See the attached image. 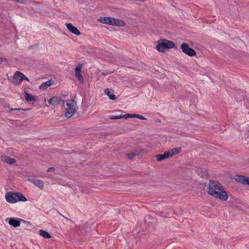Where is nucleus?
I'll list each match as a JSON object with an SVG mask.
<instances>
[{
    "label": "nucleus",
    "mask_w": 249,
    "mask_h": 249,
    "mask_svg": "<svg viewBox=\"0 0 249 249\" xmlns=\"http://www.w3.org/2000/svg\"><path fill=\"white\" fill-rule=\"evenodd\" d=\"M122 118L127 119L129 118L128 115H127V114H126L124 115L121 114L120 115H111L109 116V119L111 120H117L120 119Z\"/></svg>",
    "instance_id": "obj_17"
},
{
    "label": "nucleus",
    "mask_w": 249,
    "mask_h": 249,
    "mask_svg": "<svg viewBox=\"0 0 249 249\" xmlns=\"http://www.w3.org/2000/svg\"><path fill=\"white\" fill-rule=\"evenodd\" d=\"M39 234L45 238H50L51 236L50 234L47 231L41 230L39 231Z\"/></svg>",
    "instance_id": "obj_20"
},
{
    "label": "nucleus",
    "mask_w": 249,
    "mask_h": 249,
    "mask_svg": "<svg viewBox=\"0 0 249 249\" xmlns=\"http://www.w3.org/2000/svg\"><path fill=\"white\" fill-rule=\"evenodd\" d=\"M52 81L49 80L43 83L40 86L39 88L41 90H44L46 89L49 86L52 85Z\"/></svg>",
    "instance_id": "obj_19"
},
{
    "label": "nucleus",
    "mask_w": 249,
    "mask_h": 249,
    "mask_svg": "<svg viewBox=\"0 0 249 249\" xmlns=\"http://www.w3.org/2000/svg\"><path fill=\"white\" fill-rule=\"evenodd\" d=\"M1 161L9 164H13L16 162V160L14 159L11 158L6 155H2L0 157Z\"/></svg>",
    "instance_id": "obj_14"
},
{
    "label": "nucleus",
    "mask_w": 249,
    "mask_h": 249,
    "mask_svg": "<svg viewBox=\"0 0 249 249\" xmlns=\"http://www.w3.org/2000/svg\"><path fill=\"white\" fill-rule=\"evenodd\" d=\"M23 79H25L27 81H29V79L27 77H26L25 75H24V77Z\"/></svg>",
    "instance_id": "obj_28"
},
{
    "label": "nucleus",
    "mask_w": 249,
    "mask_h": 249,
    "mask_svg": "<svg viewBox=\"0 0 249 249\" xmlns=\"http://www.w3.org/2000/svg\"><path fill=\"white\" fill-rule=\"evenodd\" d=\"M82 68V65L79 64L75 69V75L78 79L79 82L83 84L84 83V78L82 75L81 72Z\"/></svg>",
    "instance_id": "obj_8"
},
{
    "label": "nucleus",
    "mask_w": 249,
    "mask_h": 249,
    "mask_svg": "<svg viewBox=\"0 0 249 249\" xmlns=\"http://www.w3.org/2000/svg\"><path fill=\"white\" fill-rule=\"evenodd\" d=\"M60 100V99H58L57 97H54L48 100V102L49 105H53L55 103H58L59 101Z\"/></svg>",
    "instance_id": "obj_23"
},
{
    "label": "nucleus",
    "mask_w": 249,
    "mask_h": 249,
    "mask_svg": "<svg viewBox=\"0 0 249 249\" xmlns=\"http://www.w3.org/2000/svg\"><path fill=\"white\" fill-rule=\"evenodd\" d=\"M141 150L140 149L135 150L134 151L127 154L126 156L127 159H133L135 156L138 155L139 153H140Z\"/></svg>",
    "instance_id": "obj_18"
},
{
    "label": "nucleus",
    "mask_w": 249,
    "mask_h": 249,
    "mask_svg": "<svg viewBox=\"0 0 249 249\" xmlns=\"http://www.w3.org/2000/svg\"><path fill=\"white\" fill-rule=\"evenodd\" d=\"M181 151L180 148H175L169 150H168V152H170V153H172V152L173 153V154H172V157L175 154H177L179 153Z\"/></svg>",
    "instance_id": "obj_24"
},
{
    "label": "nucleus",
    "mask_w": 249,
    "mask_h": 249,
    "mask_svg": "<svg viewBox=\"0 0 249 249\" xmlns=\"http://www.w3.org/2000/svg\"><path fill=\"white\" fill-rule=\"evenodd\" d=\"M157 46L156 50L159 52H165L169 49L174 48L175 47V44L172 41L166 39H160L157 42Z\"/></svg>",
    "instance_id": "obj_2"
},
{
    "label": "nucleus",
    "mask_w": 249,
    "mask_h": 249,
    "mask_svg": "<svg viewBox=\"0 0 249 249\" xmlns=\"http://www.w3.org/2000/svg\"><path fill=\"white\" fill-rule=\"evenodd\" d=\"M54 170V168L53 167L49 168L47 170L48 172H53Z\"/></svg>",
    "instance_id": "obj_25"
},
{
    "label": "nucleus",
    "mask_w": 249,
    "mask_h": 249,
    "mask_svg": "<svg viewBox=\"0 0 249 249\" xmlns=\"http://www.w3.org/2000/svg\"><path fill=\"white\" fill-rule=\"evenodd\" d=\"M207 192L213 197L222 201H227L229 198V196L224 187L217 181H210Z\"/></svg>",
    "instance_id": "obj_1"
},
{
    "label": "nucleus",
    "mask_w": 249,
    "mask_h": 249,
    "mask_svg": "<svg viewBox=\"0 0 249 249\" xmlns=\"http://www.w3.org/2000/svg\"><path fill=\"white\" fill-rule=\"evenodd\" d=\"M24 77V75L21 72L17 71L14 74L12 80V82L14 85L20 84Z\"/></svg>",
    "instance_id": "obj_5"
},
{
    "label": "nucleus",
    "mask_w": 249,
    "mask_h": 249,
    "mask_svg": "<svg viewBox=\"0 0 249 249\" xmlns=\"http://www.w3.org/2000/svg\"><path fill=\"white\" fill-rule=\"evenodd\" d=\"M24 98L28 102H36L37 100V97L28 93L27 92H24Z\"/></svg>",
    "instance_id": "obj_15"
},
{
    "label": "nucleus",
    "mask_w": 249,
    "mask_h": 249,
    "mask_svg": "<svg viewBox=\"0 0 249 249\" xmlns=\"http://www.w3.org/2000/svg\"><path fill=\"white\" fill-rule=\"evenodd\" d=\"M129 118H137L141 120H146L143 116L136 114H127Z\"/></svg>",
    "instance_id": "obj_22"
},
{
    "label": "nucleus",
    "mask_w": 249,
    "mask_h": 249,
    "mask_svg": "<svg viewBox=\"0 0 249 249\" xmlns=\"http://www.w3.org/2000/svg\"><path fill=\"white\" fill-rule=\"evenodd\" d=\"M20 221H22V219L17 217L7 218L5 219L7 223L14 227H19L20 224Z\"/></svg>",
    "instance_id": "obj_7"
},
{
    "label": "nucleus",
    "mask_w": 249,
    "mask_h": 249,
    "mask_svg": "<svg viewBox=\"0 0 249 249\" xmlns=\"http://www.w3.org/2000/svg\"><path fill=\"white\" fill-rule=\"evenodd\" d=\"M29 180L40 189H42L44 187V183L42 180L36 178H30L29 179Z\"/></svg>",
    "instance_id": "obj_13"
},
{
    "label": "nucleus",
    "mask_w": 249,
    "mask_h": 249,
    "mask_svg": "<svg viewBox=\"0 0 249 249\" xmlns=\"http://www.w3.org/2000/svg\"><path fill=\"white\" fill-rule=\"evenodd\" d=\"M20 110V108H11L10 109V111H14V110Z\"/></svg>",
    "instance_id": "obj_26"
},
{
    "label": "nucleus",
    "mask_w": 249,
    "mask_h": 249,
    "mask_svg": "<svg viewBox=\"0 0 249 249\" xmlns=\"http://www.w3.org/2000/svg\"><path fill=\"white\" fill-rule=\"evenodd\" d=\"M170 152H165L164 154H159L157 156H156V158L157 159V160L158 161H161L164 159H167L169 157H172V154H173V153H170Z\"/></svg>",
    "instance_id": "obj_12"
},
{
    "label": "nucleus",
    "mask_w": 249,
    "mask_h": 249,
    "mask_svg": "<svg viewBox=\"0 0 249 249\" xmlns=\"http://www.w3.org/2000/svg\"><path fill=\"white\" fill-rule=\"evenodd\" d=\"M105 92L108 96L110 99L115 100L116 98V96L109 89H106Z\"/></svg>",
    "instance_id": "obj_21"
},
{
    "label": "nucleus",
    "mask_w": 249,
    "mask_h": 249,
    "mask_svg": "<svg viewBox=\"0 0 249 249\" xmlns=\"http://www.w3.org/2000/svg\"><path fill=\"white\" fill-rule=\"evenodd\" d=\"M62 102L64 104L66 103V105L67 106V108L66 109V112L65 114V117L69 118L73 116L77 109L76 102L72 99L62 101Z\"/></svg>",
    "instance_id": "obj_4"
},
{
    "label": "nucleus",
    "mask_w": 249,
    "mask_h": 249,
    "mask_svg": "<svg viewBox=\"0 0 249 249\" xmlns=\"http://www.w3.org/2000/svg\"><path fill=\"white\" fill-rule=\"evenodd\" d=\"M235 98H237V99L241 100V98L238 96L237 95H235Z\"/></svg>",
    "instance_id": "obj_27"
},
{
    "label": "nucleus",
    "mask_w": 249,
    "mask_h": 249,
    "mask_svg": "<svg viewBox=\"0 0 249 249\" xmlns=\"http://www.w3.org/2000/svg\"><path fill=\"white\" fill-rule=\"evenodd\" d=\"M67 28L69 30L70 32H71L75 35L78 36L80 35V32L78 29L74 26L71 23H66Z\"/></svg>",
    "instance_id": "obj_11"
},
{
    "label": "nucleus",
    "mask_w": 249,
    "mask_h": 249,
    "mask_svg": "<svg viewBox=\"0 0 249 249\" xmlns=\"http://www.w3.org/2000/svg\"><path fill=\"white\" fill-rule=\"evenodd\" d=\"M112 25L118 27H124L125 25V23L124 21L121 19L114 18Z\"/></svg>",
    "instance_id": "obj_16"
},
{
    "label": "nucleus",
    "mask_w": 249,
    "mask_h": 249,
    "mask_svg": "<svg viewBox=\"0 0 249 249\" xmlns=\"http://www.w3.org/2000/svg\"><path fill=\"white\" fill-rule=\"evenodd\" d=\"M234 178L236 181L243 184L249 185V178L243 176L236 175Z\"/></svg>",
    "instance_id": "obj_9"
},
{
    "label": "nucleus",
    "mask_w": 249,
    "mask_h": 249,
    "mask_svg": "<svg viewBox=\"0 0 249 249\" xmlns=\"http://www.w3.org/2000/svg\"><path fill=\"white\" fill-rule=\"evenodd\" d=\"M113 18L101 17L98 18V21L102 23L112 25Z\"/></svg>",
    "instance_id": "obj_10"
},
{
    "label": "nucleus",
    "mask_w": 249,
    "mask_h": 249,
    "mask_svg": "<svg viewBox=\"0 0 249 249\" xmlns=\"http://www.w3.org/2000/svg\"><path fill=\"white\" fill-rule=\"evenodd\" d=\"M181 49L182 52L185 54L190 56H195L196 54L194 50L190 48L188 44L183 43L181 46Z\"/></svg>",
    "instance_id": "obj_6"
},
{
    "label": "nucleus",
    "mask_w": 249,
    "mask_h": 249,
    "mask_svg": "<svg viewBox=\"0 0 249 249\" xmlns=\"http://www.w3.org/2000/svg\"><path fill=\"white\" fill-rule=\"evenodd\" d=\"M6 201L11 203H15L18 201L25 202L27 198L19 193H13L9 192L5 194Z\"/></svg>",
    "instance_id": "obj_3"
}]
</instances>
